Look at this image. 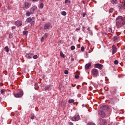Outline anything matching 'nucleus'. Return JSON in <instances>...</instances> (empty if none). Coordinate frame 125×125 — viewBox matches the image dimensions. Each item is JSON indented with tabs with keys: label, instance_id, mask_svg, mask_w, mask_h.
I'll list each match as a JSON object with an SVG mask.
<instances>
[{
	"label": "nucleus",
	"instance_id": "obj_25",
	"mask_svg": "<svg viewBox=\"0 0 125 125\" xmlns=\"http://www.w3.org/2000/svg\"><path fill=\"white\" fill-rule=\"evenodd\" d=\"M4 49L6 52H9V48L7 46H6L5 47Z\"/></svg>",
	"mask_w": 125,
	"mask_h": 125
},
{
	"label": "nucleus",
	"instance_id": "obj_21",
	"mask_svg": "<svg viewBox=\"0 0 125 125\" xmlns=\"http://www.w3.org/2000/svg\"><path fill=\"white\" fill-rule=\"evenodd\" d=\"M60 55L61 56L62 58H65V55L62 52H60Z\"/></svg>",
	"mask_w": 125,
	"mask_h": 125
},
{
	"label": "nucleus",
	"instance_id": "obj_16",
	"mask_svg": "<svg viewBox=\"0 0 125 125\" xmlns=\"http://www.w3.org/2000/svg\"><path fill=\"white\" fill-rule=\"evenodd\" d=\"M112 4H116L117 3V0H110Z\"/></svg>",
	"mask_w": 125,
	"mask_h": 125
},
{
	"label": "nucleus",
	"instance_id": "obj_17",
	"mask_svg": "<svg viewBox=\"0 0 125 125\" xmlns=\"http://www.w3.org/2000/svg\"><path fill=\"white\" fill-rule=\"evenodd\" d=\"M91 65V64L90 63H89L86 64L85 66V68L86 69H88Z\"/></svg>",
	"mask_w": 125,
	"mask_h": 125
},
{
	"label": "nucleus",
	"instance_id": "obj_52",
	"mask_svg": "<svg viewBox=\"0 0 125 125\" xmlns=\"http://www.w3.org/2000/svg\"><path fill=\"white\" fill-rule=\"evenodd\" d=\"M1 97H0V101L1 100Z\"/></svg>",
	"mask_w": 125,
	"mask_h": 125
},
{
	"label": "nucleus",
	"instance_id": "obj_51",
	"mask_svg": "<svg viewBox=\"0 0 125 125\" xmlns=\"http://www.w3.org/2000/svg\"><path fill=\"white\" fill-rule=\"evenodd\" d=\"M87 30H88V31H90L89 29V28H88Z\"/></svg>",
	"mask_w": 125,
	"mask_h": 125
},
{
	"label": "nucleus",
	"instance_id": "obj_40",
	"mask_svg": "<svg viewBox=\"0 0 125 125\" xmlns=\"http://www.w3.org/2000/svg\"><path fill=\"white\" fill-rule=\"evenodd\" d=\"M105 106H102L101 107L102 109L103 110L105 109Z\"/></svg>",
	"mask_w": 125,
	"mask_h": 125
},
{
	"label": "nucleus",
	"instance_id": "obj_8",
	"mask_svg": "<svg viewBox=\"0 0 125 125\" xmlns=\"http://www.w3.org/2000/svg\"><path fill=\"white\" fill-rule=\"evenodd\" d=\"M51 25V24L50 23H46L44 25V29L45 30L48 29L50 27Z\"/></svg>",
	"mask_w": 125,
	"mask_h": 125
},
{
	"label": "nucleus",
	"instance_id": "obj_54",
	"mask_svg": "<svg viewBox=\"0 0 125 125\" xmlns=\"http://www.w3.org/2000/svg\"><path fill=\"white\" fill-rule=\"evenodd\" d=\"M73 60V58L72 59V60Z\"/></svg>",
	"mask_w": 125,
	"mask_h": 125
},
{
	"label": "nucleus",
	"instance_id": "obj_19",
	"mask_svg": "<svg viewBox=\"0 0 125 125\" xmlns=\"http://www.w3.org/2000/svg\"><path fill=\"white\" fill-rule=\"evenodd\" d=\"M32 19L31 17H29L27 18L26 19V21L28 22H31Z\"/></svg>",
	"mask_w": 125,
	"mask_h": 125
},
{
	"label": "nucleus",
	"instance_id": "obj_42",
	"mask_svg": "<svg viewBox=\"0 0 125 125\" xmlns=\"http://www.w3.org/2000/svg\"><path fill=\"white\" fill-rule=\"evenodd\" d=\"M27 33V32L25 31H24L23 32V34L24 35H25L26 34V33Z\"/></svg>",
	"mask_w": 125,
	"mask_h": 125
},
{
	"label": "nucleus",
	"instance_id": "obj_3",
	"mask_svg": "<svg viewBox=\"0 0 125 125\" xmlns=\"http://www.w3.org/2000/svg\"><path fill=\"white\" fill-rule=\"evenodd\" d=\"M23 95V92L22 91H20L16 94H14V96L18 98L21 97Z\"/></svg>",
	"mask_w": 125,
	"mask_h": 125
},
{
	"label": "nucleus",
	"instance_id": "obj_49",
	"mask_svg": "<svg viewBox=\"0 0 125 125\" xmlns=\"http://www.w3.org/2000/svg\"><path fill=\"white\" fill-rule=\"evenodd\" d=\"M38 85V84L37 83H35V86H37Z\"/></svg>",
	"mask_w": 125,
	"mask_h": 125
},
{
	"label": "nucleus",
	"instance_id": "obj_12",
	"mask_svg": "<svg viewBox=\"0 0 125 125\" xmlns=\"http://www.w3.org/2000/svg\"><path fill=\"white\" fill-rule=\"evenodd\" d=\"M51 85H49L46 86L44 88L45 90L47 91L51 90Z\"/></svg>",
	"mask_w": 125,
	"mask_h": 125
},
{
	"label": "nucleus",
	"instance_id": "obj_32",
	"mask_svg": "<svg viewBox=\"0 0 125 125\" xmlns=\"http://www.w3.org/2000/svg\"><path fill=\"white\" fill-rule=\"evenodd\" d=\"M71 49L72 50H73L75 49V47L74 46H71Z\"/></svg>",
	"mask_w": 125,
	"mask_h": 125
},
{
	"label": "nucleus",
	"instance_id": "obj_11",
	"mask_svg": "<svg viewBox=\"0 0 125 125\" xmlns=\"http://www.w3.org/2000/svg\"><path fill=\"white\" fill-rule=\"evenodd\" d=\"M112 54L115 53L117 51V49L115 45H113L112 47Z\"/></svg>",
	"mask_w": 125,
	"mask_h": 125
},
{
	"label": "nucleus",
	"instance_id": "obj_50",
	"mask_svg": "<svg viewBox=\"0 0 125 125\" xmlns=\"http://www.w3.org/2000/svg\"><path fill=\"white\" fill-rule=\"evenodd\" d=\"M112 16H113V17H115V16L114 15H112Z\"/></svg>",
	"mask_w": 125,
	"mask_h": 125
},
{
	"label": "nucleus",
	"instance_id": "obj_7",
	"mask_svg": "<svg viewBox=\"0 0 125 125\" xmlns=\"http://www.w3.org/2000/svg\"><path fill=\"white\" fill-rule=\"evenodd\" d=\"M80 119V116L78 115H75L72 118V120L76 121L79 120Z\"/></svg>",
	"mask_w": 125,
	"mask_h": 125
},
{
	"label": "nucleus",
	"instance_id": "obj_5",
	"mask_svg": "<svg viewBox=\"0 0 125 125\" xmlns=\"http://www.w3.org/2000/svg\"><path fill=\"white\" fill-rule=\"evenodd\" d=\"M30 5L31 4H30L28 2H25L24 3L23 5V8L27 9L28 8Z\"/></svg>",
	"mask_w": 125,
	"mask_h": 125
},
{
	"label": "nucleus",
	"instance_id": "obj_4",
	"mask_svg": "<svg viewBox=\"0 0 125 125\" xmlns=\"http://www.w3.org/2000/svg\"><path fill=\"white\" fill-rule=\"evenodd\" d=\"M37 7L36 6H34L31 7L30 9V12L31 14H32L35 13L37 10Z\"/></svg>",
	"mask_w": 125,
	"mask_h": 125
},
{
	"label": "nucleus",
	"instance_id": "obj_47",
	"mask_svg": "<svg viewBox=\"0 0 125 125\" xmlns=\"http://www.w3.org/2000/svg\"><path fill=\"white\" fill-rule=\"evenodd\" d=\"M45 0H40V1L41 2H42L44 1Z\"/></svg>",
	"mask_w": 125,
	"mask_h": 125
},
{
	"label": "nucleus",
	"instance_id": "obj_2",
	"mask_svg": "<svg viewBox=\"0 0 125 125\" xmlns=\"http://www.w3.org/2000/svg\"><path fill=\"white\" fill-rule=\"evenodd\" d=\"M92 74L95 77L99 76V71L98 70L96 69H93L91 71Z\"/></svg>",
	"mask_w": 125,
	"mask_h": 125
},
{
	"label": "nucleus",
	"instance_id": "obj_15",
	"mask_svg": "<svg viewBox=\"0 0 125 125\" xmlns=\"http://www.w3.org/2000/svg\"><path fill=\"white\" fill-rule=\"evenodd\" d=\"M99 114L100 115L103 117H104L105 116V113L102 111H101L99 113Z\"/></svg>",
	"mask_w": 125,
	"mask_h": 125
},
{
	"label": "nucleus",
	"instance_id": "obj_1",
	"mask_svg": "<svg viewBox=\"0 0 125 125\" xmlns=\"http://www.w3.org/2000/svg\"><path fill=\"white\" fill-rule=\"evenodd\" d=\"M116 24L119 27L123 26L125 23V19L121 16H119L116 19Z\"/></svg>",
	"mask_w": 125,
	"mask_h": 125
},
{
	"label": "nucleus",
	"instance_id": "obj_37",
	"mask_svg": "<svg viewBox=\"0 0 125 125\" xmlns=\"http://www.w3.org/2000/svg\"><path fill=\"white\" fill-rule=\"evenodd\" d=\"M113 89H112L111 90V92L112 93H113V94H114L115 93V91L116 90H115V89L114 90L115 91L113 92Z\"/></svg>",
	"mask_w": 125,
	"mask_h": 125
},
{
	"label": "nucleus",
	"instance_id": "obj_38",
	"mask_svg": "<svg viewBox=\"0 0 125 125\" xmlns=\"http://www.w3.org/2000/svg\"><path fill=\"white\" fill-rule=\"evenodd\" d=\"M79 76L78 75H75V77L76 79H78L79 78Z\"/></svg>",
	"mask_w": 125,
	"mask_h": 125
},
{
	"label": "nucleus",
	"instance_id": "obj_22",
	"mask_svg": "<svg viewBox=\"0 0 125 125\" xmlns=\"http://www.w3.org/2000/svg\"><path fill=\"white\" fill-rule=\"evenodd\" d=\"M30 117L31 118V119H33L35 118V117H34V115L33 114H31L30 115Z\"/></svg>",
	"mask_w": 125,
	"mask_h": 125
},
{
	"label": "nucleus",
	"instance_id": "obj_27",
	"mask_svg": "<svg viewBox=\"0 0 125 125\" xmlns=\"http://www.w3.org/2000/svg\"><path fill=\"white\" fill-rule=\"evenodd\" d=\"M118 37L117 36H115L114 37V41H116L118 39Z\"/></svg>",
	"mask_w": 125,
	"mask_h": 125
},
{
	"label": "nucleus",
	"instance_id": "obj_20",
	"mask_svg": "<svg viewBox=\"0 0 125 125\" xmlns=\"http://www.w3.org/2000/svg\"><path fill=\"white\" fill-rule=\"evenodd\" d=\"M43 7V3H40L39 5V8L41 9Z\"/></svg>",
	"mask_w": 125,
	"mask_h": 125
},
{
	"label": "nucleus",
	"instance_id": "obj_45",
	"mask_svg": "<svg viewBox=\"0 0 125 125\" xmlns=\"http://www.w3.org/2000/svg\"><path fill=\"white\" fill-rule=\"evenodd\" d=\"M15 26H13L11 27V28L12 29H15Z\"/></svg>",
	"mask_w": 125,
	"mask_h": 125
},
{
	"label": "nucleus",
	"instance_id": "obj_26",
	"mask_svg": "<svg viewBox=\"0 0 125 125\" xmlns=\"http://www.w3.org/2000/svg\"><path fill=\"white\" fill-rule=\"evenodd\" d=\"M31 14V12H30L29 11H27L26 13V15L27 16H29Z\"/></svg>",
	"mask_w": 125,
	"mask_h": 125
},
{
	"label": "nucleus",
	"instance_id": "obj_48",
	"mask_svg": "<svg viewBox=\"0 0 125 125\" xmlns=\"http://www.w3.org/2000/svg\"><path fill=\"white\" fill-rule=\"evenodd\" d=\"M33 1L35 2L37 1L38 0H32Z\"/></svg>",
	"mask_w": 125,
	"mask_h": 125
},
{
	"label": "nucleus",
	"instance_id": "obj_46",
	"mask_svg": "<svg viewBox=\"0 0 125 125\" xmlns=\"http://www.w3.org/2000/svg\"><path fill=\"white\" fill-rule=\"evenodd\" d=\"M69 125H73V124L72 122H70L69 123Z\"/></svg>",
	"mask_w": 125,
	"mask_h": 125
},
{
	"label": "nucleus",
	"instance_id": "obj_44",
	"mask_svg": "<svg viewBox=\"0 0 125 125\" xmlns=\"http://www.w3.org/2000/svg\"><path fill=\"white\" fill-rule=\"evenodd\" d=\"M86 14L85 13H83V17H84L86 15Z\"/></svg>",
	"mask_w": 125,
	"mask_h": 125
},
{
	"label": "nucleus",
	"instance_id": "obj_23",
	"mask_svg": "<svg viewBox=\"0 0 125 125\" xmlns=\"http://www.w3.org/2000/svg\"><path fill=\"white\" fill-rule=\"evenodd\" d=\"M61 14L62 15L65 16L66 15V13L65 11H63L62 12Z\"/></svg>",
	"mask_w": 125,
	"mask_h": 125
},
{
	"label": "nucleus",
	"instance_id": "obj_13",
	"mask_svg": "<svg viewBox=\"0 0 125 125\" xmlns=\"http://www.w3.org/2000/svg\"><path fill=\"white\" fill-rule=\"evenodd\" d=\"M26 54L28 58L29 59H31L32 58L33 54L32 53H26Z\"/></svg>",
	"mask_w": 125,
	"mask_h": 125
},
{
	"label": "nucleus",
	"instance_id": "obj_10",
	"mask_svg": "<svg viewBox=\"0 0 125 125\" xmlns=\"http://www.w3.org/2000/svg\"><path fill=\"white\" fill-rule=\"evenodd\" d=\"M15 24L17 26L19 27L22 25V23L21 21L18 20L15 22Z\"/></svg>",
	"mask_w": 125,
	"mask_h": 125
},
{
	"label": "nucleus",
	"instance_id": "obj_18",
	"mask_svg": "<svg viewBox=\"0 0 125 125\" xmlns=\"http://www.w3.org/2000/svg\"><path fill=\"white\" fill-rule=\"evenodd\" d=\"M65 3L67 5L69 6L71 4V1L69 0H65Z\"/></svg>",
	"mask_w": 125,
	"mask_h": 125
},
{
	"label": "nucleus",
	"instance_id": "obj_6",
	"mask_svg": "<svg viewBox=\"0 0 125 125\" xmlns=\"http://www.w3.org/2000/svg\"><path fill=\"white\" fill-rule=\"evenodd\" d=\"M100 121L99 125H106V121L105 120L100 119Z\"/></svg>",
	"mask_w": 125,
	"mask_h": 125
},
{
	"label": "nucleus",
	"instance_id": "obj_43",
	"mask_svg": "<svg viewBox=\"0 0 125 125\" xmlns=\"http://www.w3.org/2000/svg\"><path fill=\"white\" fill-rule=\"evenodd\" d=\"M44 37L43 36L41 38V41L42 42V41L43 40V39L44 38Z\"/></svg>",
	"mask_w": 125,
	"mask_h": 125
},
{
	"label": "nucleus",
	"instance_id": "obj_41",
	"mask_svg": "<svg viewBox=\"0 0 125 125\" xmlns=\"http://www.w3.org/2000/svg\"><path fill=\"white\" fill-rule=\"evenodd\" d=\"M101 75L102 76H105V73L103 72L101 73Z\"/></svg>",
	"mask_w": 125,
	"mask_h": 125
},
{
	"label": "nucleus",
	"instance_id": "obj_14",
	"mask_svg": "<svg viewBox=\"0 0 125 125\" xmlns=\"http://www.w3.org/2000/svg\"><path fill=\"white\" fill-rule=\"evenodd\" d=\"M107 31L108 33H109L111 34H112L113 33L112 29L111 27H109L107 29Z\"/></svg>",
	"mask_w": 125,
	"mask_h": 125
},
{
	"label": "nucleus",
	"instance_id": "obj_55",
	"mask_svg": "<svg viewBox=\"0 0 125 125\" xmlns=\"http://www.w3.org/2000/svg\"><path fill=\"white\" fill-rule=\"evenodd\" d=\"M75 103H74V104H75Z\"/></svg>",
	"mask_w": 125,
	"mask_h": 125
},
{
	"label": "nucleus",
	"instance_id": "obj_53",
	"mask_svg": "<svg viewBox=\"0 0 125 125\" xmlns=\"http://www.w3.org/2000/svg\"><path fill=\"white\" fill-rule=\"evenodd\" d=\"M76 103H77V104H78V102H76ZM77 105V104L76 105Z\"/></svg>",
	"mask_w": 125,
	"mask_h": 125
},
{
	"label": "nucleus",
	"instance_id": "obj_28",
	"mask_svg": "<svg viewBox=\"0 0 125 125\" xmlns=\"http://www.w3.org/2000/svg\"><path fill=\"white\" fill-rule=\"evenodd\" d=\"M114 10V9L111 8L109 9V12L110 13H111L113 12Z\"/></svg>",
	"mask_w": 125,
	"mask_h": 125
},
{
	"label": "nucleus",
	"instance_id": "obj_30",
	"mask_svg": "<svg viewBox=\"0 0 125 125\" xmlns=\"http://www.w3.org/2000/svg\"><path fill=\"white\" fill-rule=\"evenodd\" d=\"M49 34L48 33H45L43 36L44 38H47L49 35Z\"/></svg>",
	"mask_w": 125,
	"mask_h": 125
},
{
	"label": "nucleus",
	"instance_id": "obj_34",
	"mask_svg": "<svg viewBox=\"0 0 125 125\" xmlns=\"http://www.w3.org/2000/svg\"><path fill=\"white\" fill-rule=\"evenodd\" d=\"M68 73V71L67 70H65L64 72V73L66 74H67Z\"/></svg>",
	"mask_w": 125,
	"mask_h": 125
},
{
	"label": "nucleus",
	"instance_id": "obj_31",
	"mask_svg": "<svg viewBox=\"0 0 125 125\" xmlns=\"http://www.w3.org/2000/svg\"><path fill=\"white\" fill-rule=\"evenodd\" d=\"M34 59H36L37 58L38 56L36 55H34L33 57Z\"/></svg>",
	"mask_w": 125,
	"mask_h": 125
},
{
	"label": "nucleus",
	"instance_id": "obj_33",
	"mask_svg": "<svg viewBox=\"0 0 125 125\" xmlns=\"http://www.w3.org/2000/svg\"><path fill=\"white\" fill-rule=\"evenodd\" d=\"M5 91V90L2 89L0 91V93L1 94H3V93H4Z\"/></svg>",
	"mask_w": 125,
	"mask_h": 125
},
{
	"label": "nucleus",
	"instance_id": "obj_29",
	"mask_svg": "<svg viewBox=\"0 0 125 125\" xmlns=\"http://www.w3.org/2000/svg\"><path fill=\"white\" fill-rule=\"evenodd\" d=\"M87 125H96L93 123L90 122L88 123Z\"/></svg>",
	"mask_w": 125,
	"mask_h": 125
},
{
	"label": "nucleus",
	"instance_id": "obj_24",
	"mask_svg": "<svg viewBox=\"0 0 125 125\" xmlns=\"http://www.w3.org/2000/svg\"><path fill=\"white\" fill-rule=\"evenodd\" d=\"M74 100L73 99H71L68 101V103H72L73 102Z\"/></svg>",
	"mask_w": 125,
	"mask_h": 125
},
{
	"label": "nucleus",
	"instance_id": "obj_36",
	"mask_svg": "<svg viewBox=\"0 0 125 125\" xmlns=\"http://www.w3.org/2000/svg\"><path fill=\"white\" fill-rule=\"evenodd\" d=\"M81 51H83V52L84 51V47L83 46L82 47H81Z\"/></svg>",
	"mask_w": 125,
	"mask_h": 125
},
{
	"label": "nucleus",
	"instance_id": "obj_39",
	"mask_svg": "<svg viewBox=\"0 0 125 125\" xmlns=\"http://www.w3.org/2000/svg\"><path fill=\"white\" fill-rule=\"evenodd\" d=\"M122 3L125 6V0H123Z\"/></svg>",
	"mask_w": 125,
	"mask_h": 125
},
{
	"label": "nucleus",
	"instance_id": "obj_9",
	"mask_svg": "<svg viewBox=\"0 0 125 125\" xmlns=\"http://www.w3.org/2000/svg\"><path fill=\"white\" fill-rule=\"evenodd\" d=\"M103 65L99 63H97L95 64V67L100 69H101L103 67Z\"/></svg>",
	"mask_w": 125,
	"mask_h": 125
},
{
	"label": "nucleus",
	"instance_id": "obj_35",
	"mask_svg": "<svg viewBox=\"0 0 125 125\" xmlns=\"http://www.w3.org/2000/svg\"><path fill=\"white\" fill-rule=\"evenodd\" d=\"M114 63L115 64H117L118 63V61L117 60H115L114 62Z\"/></svg>",
	"mask_w": 125,
	"mask_h": 125
}]
</instances>
